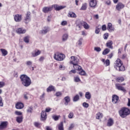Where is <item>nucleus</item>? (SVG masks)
<instances>
[{"label":"nucleus","mask_w":130,"mask_h":130,"mask_svg":"<svg viewBox=\"0 0 130 130\" xmlns=\"http://www.w3.org/2000/svg\"><path fill=\"white\" fill-rule=\"evenodd\" d=\"M16 121L18 123H21L22 121H23V116H18L16 117Z\"/></svg>","instance_id":"nucleus-24"},{"label":"nucleus","mask_w":130,"mask_h":130,"mask_svg":"<svg viewBox=\"0 0 130 130\" xmlns=\"http://www.w3.org/2000/svg\"><path fill=\"white\" fill-rule=\"evenodd\" d=\"M29 36L25 37L24 38L23 41H24V42H25V43H29Z\"/></svg>","instance_id":"nucleus-38"},{"label":"nucleus","mask_w":130,"mask_h":130,"mask_svg":"<svg viewBox=\"0 0 130 130\" xmlns=\"http://www.w3.org/2000/svg\"><path fill=\"white\" fill-rule=\"evenodd\" d=\"M52 8H54V9L56 11H60V10H62V9H64L66 7L64 6H58L56 4L53 5L52 6V7H45L43 8L42 11L43 13H45V14L52 11Z\"/></svg>","instance_id":"nucleus-1"},{"label":"nucleus","mask_w":130,"mask_h":130,"mask_svg":"<svg viewBox=\"0 0 130 130\" xmlns=\"http://www.w3.org/2000/svg\"><path fill=\"white\" fill-rule=\"evenodd\" d=\"M28 113H32V111H33V107H29L27 110Z\"/></svg>","instance_id":"nucleus-42"},{"label":"nucleus","mask_w":130,"mask_h":130,"mask_svg":"<svg viewBox=\"0 0 130 130\" xmlns=\"http://www.w3.org/2000/svg\"><path fill=\"white\" fill-rule=\"evenodd\" d=\"M87 10V4L84 3L82 4L81 8H80V11H86Z\"/></svg>","instance_id":"nucleus-29"},{"label":"nucleus","mask_w":130,"mask_h":130,"mask_svg":"<svg viewBox=\"0 0 130 130\" xmlns=\"http://www.w3.org/2000/svg\"><path fill=\"white\" fill-rule=\"evenodd\" d=\"M15 114L16 115H22V112L18 111H15Z\"/></svg>","instance_id":"nucleus-55"},{"label":"nucleus","mask_w":130,"mask_h":130,"mask_svg":"<svg viewBox=\"0 0 130 130\" xmlns=\"http://www.w3.org/2000/svg\"><path fill=\"white\" fill-rule=\"evenodd\" d=\"M80 100V96L79 95L77 94L73 98V102H77Z\"/></svg>","instance_id":"nucleus-33"},{"label":"nucleus","mask_w":130,"mask_h":130,"mask_svg":"<svg viewBox=\"0 0 130 130\" xmlns=\"http://www.w3.org/2000/svg\"><path fill=\"white\" fill-rule=\"evenodd\" d=\"M69 38V35L68 34H64L62 36V41L63 42H66L68 39Z\"/></svg>","instance_id":"nucleus-21"},{"label":"nucleus","mask_w":130,"mask_h":130,"mask_svg":"<svg viewBox=\"0 0 130 130\" xmlns=\"http://www.w3.org/2000/svg\"><path fill=\"white\" fill-rule=\"evenodd\" d=\"M82 25L84 28H85V29H89V28L90 27V26H89V24H88L86 22H83Z\"/></svg>","instance_id":"nucleus-34"},{"label":"nucleus","mask_w":130,"mask_h":130,"mask_svg":"<svg viewBox=\"0 0 130 130\" xmlns=\"http://www.w3.org/2000/svg\"><path fill=\"white\" fill-rule=\"evenodd\" d=\"M0 50L4 56H6V55L8 54V51H7L6 49H1Z\"/></svg>","instance_id":"nucleus-26"},{"label":"nucleus","mask_w":130,"mask_h":130,"mask_svg":"<svg viewBox=\"0 0 130 130\" xmlns=\"http://www.w3.org/2000/svg\"><path fill=\"white\" fill-rule=\"evenodd\" d=\"M44 96H45V93L44 92L40 96V99L41 100H43L44 99Z\"/></svg>","instance_id":"nucleus-61"},{"label":"nucleus","mask_w":130,"mask_h":130,"mask_svg":"<svg viewBox=\"0 0 130 130\" xmlns=\"http://www.w3.org/2000/svg\"><path fill=\"white\" fill-rule=\"evenodd\" d=\"M34 125L36 127H39V125H40V124L38 122H35Z\"/></svg>","instance_id":"nucleus-60"},{"label":"nucleus","mask_w":130,"mask_h":130,"mask_svg":"<svg viewBox=\"0 0 130 130\" xmlns=\"http://www.w3.org/2000/svg\"><path fill=\"white\" fill-rule=\"evenodd\" d=\"M64 100L66 101L64 105H68V104H69V103L70 102V101H71V98H70V96H66L64 98Z\"/></svg>","instance_id":"nucleus-28"},{"label":"nucleus","mask_w":130,"mask_h":130,"mask_svg":"<svg viewBox=\"0 0 130 130\" xmlns=\"http://www.w3.org/2000/svg\"><path fill=\"white\" fill-rule=\"evenodd\" d=\"M109 36V35H108V33L105 34L104 35V39H105V40H107Z\"/></svg>","instance_id":"nucleus-48"},{"label":"nucleus","mask_w":130,"mask_h":130,"mask_svg":"<svg viewBox=\"0 0 130 130\" xmlns=\"http://www.w3.org/2000/svg\"><path fill=\"white\" fill-rule=\"evenodd\" d=\"M50 30V29L48 26H45L43 28V29L42 30H41L40 33L41 34L45 35L48 32H49Z\"/></svg>","instance_id":"nucleus-10"},{"label":"nucleus","mask_w":130,"mask_h":130,"mask_svg":"<svg viewBox=\"0 0 130 130\" xmlns=\"http://www.w3.org/2000/svg\"><path fill=\"white\" fill-rule=\"evenodd\" d=\"M41 116V120H46V118H47L46 112H45V111H42Z\"/></svg>","instance_id":"nucleus-14"},{"label":"nucleus","mask_w":130,"mask_h":130,"mask_svg":"<svg viewBox=\"0 0 130 130\" xmlns=\"http://www.w3.org/2000/svg\"><path fill=\"white\" fill-rule=\"evenodd\" d=\"M16 109H23L24 108V104L21 102H18L15 105Z\"/></svg>","instance_id":"nucleus-11"},{"label":"nucleus","mask_w":130,"mask_h":130,"mask_svg":"<svg viewBox=\"0 0 130 130\" xmlns=\"http://www.w3.org/2000/svg\"><path fill=\"white\" fill-rule=\"evenodd\" d=\"M83 44V38H81L77 42V45L81 46Z\"/></svg>","instance_id":"nucleus-36"},{"label":"nucleus","mask_w":130,"mask_h":130,"mask_svg":"<svg viewBox=\"0 0 130 130\" xmlns=\"http://www.w3.org/2000/svg\"><path fill=\"white\" fill-rule=\"evenodd\" d=\"M47 21L48 22H50L51 20V16H48L47 18Z\"/></svg>","instance_id":"nucleus-64"},{"label":"nucleus","mask_w":130,"mask_h":130,"mask_svg":"<svg viewBox=\"0 0 130 130\" xmlns=\"http://www.w3.org/2000/svg\"><path fill=\"white\" fill-rule=\"evenodd\" d=\"M85 96L86 99L90 100L91 99V93L89 92H86Z\"/></svg>","instance_id":"nucleus-27"},{"label":"nucleus","mask_w":130,"mask_h":130,"mask_svg":"<svg viewBox=\"0 0 130 130\" xmlns=\"http://www.w3.org/2000/svg\"><path fill=\"white\" fill-rule=\"evenodd\" d=\"M14 20L15 22H21L22 21V15L16 14L14 16Z\"/></svg>","instance_id":"nucleus-12"},{"label":"nucleus","mask_w":130,"mask_h":130,"mask_svg":"<svg viewBox=\"0 0 130 130\" xmlns=\"http://www.w3.org/2000/svg\"><path fill=\"white\" fill-rule=\"evenodd\" d=\"M94 50L97 52H100V51H101V48L99 47H96L94 48Z\"/></svg>","instance_id":"nucleus-49"},{"label":"nucleus","mask_w":130,"mask_h":130,"mask_svg":"<svg viewBox=\"0 0 130 130\" xmlns=\"http://www.w3.org/2000/svg\"><path fill=\"white\" fill-rule=\"evenodd\" d=\"M109 52H110V49H109L108 48H106L103 52V55H106V54H108V53H109Z\"/></svg>","instance_id":"nucleus-31"},{"label":"nucleus","mask_w":130,"mask_h":130,"mask_svg":"<svg viewBox=\"0 0 130 130\" xmlns=\"http://www.w3.org/2000/svg\"><path fill=\"white\" fill-rule=\"evenodd\" d=\"M125 6L122 3L119 2L116 6V9L117 11H120L124 8Z\"/></svg>","instance_id":"nucleus-7"},{"label":"nucleus","mask_w":130,"mask_h":130,"mask_svg":"<svg viewBox=\"0 0 130 130\" xmlns=\"http://www.w3.org/2000/svg\"><path fill=\"white\" fill-rule=\"evenodd\" d=\"M115 70L119 71V72H124L125 68L122 66V62L120 59H117L115 61V65L114 66Z\"/></svg>","instance_id":"nucleus-3"},{"label":"nucleus","mask_w":130,"mask_h":130,"mask_svg":"<svg viewBox=\"0 0 130 130\" xmlns=\"http://www.w3.org/2000/svg\"><path fill=\"white\" fill-rule=\"evenodd\" d=\"M7 125H8L7 121L2 122L0 124V129H4V128H6Z\"/></svg>","instance_id":"nucleus-17"},{"label":"nucleus","mask_w":130,"mask_h":130,"mask_svg":"<svg viewBox=\"0 0 130 130\" xmlns=\"http://www.w3.org/2000/svg\"><path fill=\"white\" fill-rule=\"evenodd\" d=\"M71 59L70 63L71 64H78L79 63V60L77 57L71 56Z\"/></svg>","instance_id":"nucleus-6"},{"label":"nucleus","mask_w":130,"mask_h":130,"mask_svg":"<svg viewBox=\"0 0 130 130\" xmlns=\"http://www.w3.org/2000/svg\"><path fill=\"white\" fill-rule=\"evenodd\" d=\"M122 85H125V84H116V89H117L118 90H119L120 91L125 92L126 91L125 89L124 88V87H122Z\"/></svg>","instance_id":"nucleus-9"},{"label":"nucleus","mask_w":130,"mask_h":130,"mask_svg":"<svg viewBox=\"0 0 130 130\" xmlns=\"http://www.w3.org/2000/svg\"><path fill=\"white\" fill-rule=\"evenodd\" d=\"M117 81L119 82V83H121V82H123L124 81V78L123 77H118L117 79Z\"/></svg>","instance_id":"nucleus-41"},{"label":"nucleus","mask_w":130,"mask_h":130,"mask_svg":"<svg viewBox=\"0 0 130 130\" xmlns=\"http://www.w3.org/2000/svg\"><path fill=\"white\" fill-rule=\"evenodd\" d=\"M104 64L105 66H106V67H108V66H109V64H110V61H109V59H107L105 63H104Z\"/></svg>","instance_id":"nucleus-44"},{"label":"nucleus","mask_w":130,"mask_h":130,"mask_svg":"<svg viewBox=\"0 0 130 130\" xmlns=\"http://www.w3.org/2000/svg\"><path fill=\"white\" fill-rule=\"evenodd\" d=\"M129 113V110L126 108H122L119 111V115L122 118L126 117V116H127Z\"/></svg>","instance_id":"nucleus-4"},{"label":"nucleus","mask_w":130,"mask_h":130,"mask_svg":"<svg viewBox=\"0 0 130 130\" xmlns=\"http://www.w3.org/2000/svg\"><path fill=\"white\" fill-rule=\"evenodd\" d=\"M68 117H69V118H70V119L73 118V117H74V113H73V112L70 113L68 115Z\"/></svg>","instance_id":"nucleus-51"},{"label":"nucleus","mask_w":130,"mask_h":130,"mask_svg":"<svg viewBox=\"0 0 130 130\" xmlns=\"http://www.w3.org/2000/svg\"><path fill=\"white\" fill-rule=\"evenodd\" d=\"M103 117V114L101 112H98L96 114V119H101Z\"/></svg>","instance_id":"nucleus-23"},{"label":"nucleus","mask_w":130,"mask_h":130,"mask_svg":"<svg viewBox=\"0 0 130 130\" xmlns=\"http://www.w3.org/2000/svg\"><path fill=\"white\" fill-rule=\"evenodd\" d=\"M58 130H64L63 129V122H61L58 125Z\"/></svg>","instance_id":"nucleus-30"},{"label":"nucleus","mask_w":130,"mask_h":130,"mask_svg":"<svg viewBox=\"0 0 130 130\" xmlns=\"http://www.w3.org/2000/svg\"><path fill=\"white\" fill-rule=\"evenodd\" d=\"M0 106L3 107L4 106V103H3V98L0 96Z\"/></svg>","instance_id":"nucleus-54"},{"label":"nucleus","mask_w":130,"mask_h":130,"mask_svg":"<svg viewBox=\"0 0 130 130\" xmlns=\"http://www.w3.org/2000/svg\"><path fill=\"white\" fill-rule=\"evenodd\" d=\"M54 90V86L51 85L50 86H49L47 88V92H51V91H53Z\"/></svg>","instance_id":"nucleus-32"},{"label":"nucleus","mask_w":130,"mask_h":130,"mask_svg":"<svg viewBox=\"0 0 130 130\" xmlns=\"http://www.w3.org/2000/svg\"><path fill=\"white\" fill-rule=\"evenodd\" d=\"M41 53V51L39 50H35L34 52H32L31 53V55L32 57H35L36 56H38L39 54Z\"/></svg>","instance_id":"nucleus-18"},{"label":"nucleus","mask_w":130,"mask_h":130,"mask_svg":"<svg viewBox=\"0 0 130 130\" xmlns=\"http://www.w3.org/2000/svg\"><path fill=\"white\" fill-rule=\"evenodd\" d=\"M30 21H31V17L26 16L24 18V23L25 24H28Z\"/></svg>","instance_id":"nucleus-25"},{"label":"nucleus","mask_w":130,"mask_h":130,"mask_svg":"<svg viewBox=\"0 0 130 130\" xmlns=\"http://www.w3.org/2000/svg\"><path fill=\"white\" fill-rule=\"evenodd\" d=\"M26 31V29H23V28H19L16 30V32L18 34H25Z\"/></svg>","instance_id":"nucleus-13"},{"label":"nucleus","mask_w":130,"mask_h":130,"mask_svg":"<svg viewBox=\"0 0 130 130\" xmlns=\"http://www.w3.org/2000/svg\"><path fill=\"white\" fill-rule=\"evenodd\" d=\"M112 44H113V42L111 40L108 41L106 43V46L107 47H108V48H110L111 49H113V46H112Z\"/></svg>","instance_id":"nucleus-16"},{"label":"nucleus","mask_w":130,"mask_h":130,"mask_svg":"<svg viewBox=\"0 0 130 130\" xmlns=\"http://www.w3.org/2000/svg\"><path fill=\"white\" fill-rule=\"evenodd\" d=\"M119 99V98L116 95H113L112 96V102L113 103L116 104V103H117V101H118Z\"/></svg>","instance_id":"nucleus-19"},{"label":"nucleus","mask_w":130,"mask_h":130,"mask_svg":"<svg viewBox=\"0 0 130 130\" xmlns=\"http://www.w3.org/2000/svg\"><path fill=\"white\" fill-rule=\"evenodd\" d=\"M54 58L56 60L61 61L63 60L64 58H66V55H64L63 54L57 53L54 55Z\"/></svg>","instance_id":"nucleus-5"},{"label":"nucleus","mask_w":130,"mask_h":130,"mask_svg":"<svg viewBox=\"0 0 130 130\" xmlns=\"http://www.w3.org/2000/svg\"><path fill=\"white\" fill-rule=\"evenodd\" d=\"M68 16L70 17L71 18H76L77 17V15H76V14L74 12H70L68 14Z\"/></svg>","instance_id":"nucleus-35"},{"label":"nucleus","mask_w":130,"mask_h":130,"mask_svg":"<svg viewBox=\"0 0 130 130\" xmlns=\"http://www.w3.org/2000/svg\"><path fill=\"white\" fill-rule=\"evenodd\" d=\"M21 84L25 87H29L31 85V79L26 75H22L20 77Z\"/></svg>","instance_id":"nucleus-2"},{"label":"nucleus","mask_w":130,"mask_h":130,"mask_svg":"<svg viewBox=\"0 0 130 130\" xmlns=\"http://www.w3.org/2000/svg\"><path fill=\"white\" fill-rule=\"evenodd\" d=\"M79 74L80 75V76H86V72H85L84 70L82 69V68L79 71Z\"/></svg>","instance_id":"nucleus-37"},{"label":"nucleus","mask_w":130,"mask_h":130,"mask_svg":"<svg viewBox=\"0 0 130 130\" xmlns=\"http://www.w3.org/2000/svg\"><path fill=\"white\" fill-rule=\"evenodd\" d=\"M52 118L53 120L55 121L58 120L59 118L60 117V116H56L55 115H54L52 116Z\"/></svg>","instance_id":"nucleus-39"},{"label":"nucleus","mask_w":130,"mask_h":130,"mask_svg":"<svg viewBox=\"0 0 130 130\" xmlns=\"http://www.w3.org/2000/svg\"><path fill=\"white\" fill-rule=\"evenodd\" d=\"M75 127V123H72L70 124V125L69 126V127L68 128L69 130H72L73 128Z\"/></svg>","instance_id":"nucleus-43"},{"label":"nucleus","mask_w":130,"mask_h":130,"mask_svg":"<svg viewBox=\"0 0 130 130\" xmlns=\"http://www.w3.org/2000/svg\"><path fill=\"white\" fill-rule=\"evenodd\" d=\"M32 62L31 61H27L26 62V64L28 67H30V66H32Z\"/></svg>","instance_id":"nucleus-47"},{"label":"nucleus","mask_w":130,"mask_h":130,"mask_svg":"<svg viewBox=\"0 0 130 130\" xmlns=\"http://www.w3.org/2000/svg\"><path fill=\"white\" fill-rule=\"evenodd\" d=\"M89 5L90 8H93V9H95L96 8V6H97V1L90 0L89 2Z\"/></svg>","instance_id":"nucleus-8"},{"label":"nucleus","mask_w":130,"mask_h":130,"mask_svg":"<svg viewBox=\"0 0 130 130\" xmlns=\"http://www.w3.org/2000/svg\"><path fill=\"white\" fill-rule=\"evenodd\" d=\"M100 32V29L96 27L95 28V34H99Z\"/></svg>","instance_id":"nucleus-56"},{"label":"nucleus","mask_w":130,"mask_h":130,"mask_svg":"<svg viewBox=\"0 0 130 130\" xmlns=\"http://www.w3.org/2000/svg\"><path fill=\"white\" fill-rule=\"evenodd\" d=\"M114 123V121L113 120V119L110 118L108 120L107 125V126H112V125H113Z\"/></svg>","instance_id":"nucleus-20"},{"label":"nucleus","mask_w":130,"mask_h":130,"mask_svg":"<svg viewBox=\"0 0 130 130\" xmlns=\"http://www.w3.org/2000/svg\"><path fill=\"white\" fill-rule=\"evenodd\" d=\"M5 86V82H0V88H3Z\"/></svg>","instance_id":"nucleus-58"},{"label":"nucleus","mask_w":130,"mask_h":130,"mask_svg":"<svg viewBox=\"0 0 130 130\" xmlns=\"http://www.w3.org/2000/svg\"><path fill=\"white\" fill-rule=\"evenodd\" d=\"M67 24H68V22L66 21H62L61 25H62V26H66Z\"/></svg>","instance_id":"nucleus-57"},{"label":"nucleus","mask_w":130,"mask_h":130,"mask_svg":"<svg viewBox=\"0 0 130 130\" xmlns=\"http://www.w3.org/2000/svg\"><path fill=\"white\" fill-rule=\"evenodd\" d=\"M82 28V25L78 24L76 26V30H78V31H80Z\"/></svg>","instance_id":"nucleus-50"},{"label":"nucleus","mask_w":130,"mask_h":130,"mask_svg":"<svg viewBox=\"0 0 130 130\" xmlns=\"http://www.w3.org/2000/svg\"><path fill=\"white\" fill-rule=\"evenodd\" d=\"M81 32H82V35L83 36H87V34L86 33L85 31H82Z\"/></svg>","instance_id":"nucleus-62"},{"label":"nucleus","mask_w":130,"mask_h":130,"mask_svg":"<svg viewBox=\"0 0 130 130\" xmlns=\"http://www.w3.org/2000/svg\"><path fill=\"white\" fill-rule=\"evenodd\" d=\"M107 30H108L109 32H112L113 31H114V27L112 26V23H109L108 24Z\"/></svg>","instance_id":"nucleus-15"},{"label":"nucleus","mask_w":130,"mask_h":130,"mask_svg":"<svg viewBox=\"0 0 130 130\" xmlns=\"http://www.w3.org/2000/svg\"><path fill=\"white\" fill-rule=\"evenodd\" d=\"M73 68L75 70H76L77 71H80L81 70H82V67L79 66L78 64H74L73 65Z\"/></svg>","instance_id":"nucleus-22"},{"label":"nucleus","mask_w":130,"mask_h":130,"mask_svg":"<svg viewBox=\"0 0 130 130\" xmlns=\"http://www.w3.org/2000/svg\"><path fill=\"white\" fill-rule=\"evenodd\" d=\"M29 96V93L28 92H24L23 94V97L24 99H25V100H28Z\"/></svg>","instance_id":"nucleus-40"},{"label":"nucleus","mask_w":130,"mask_h":130,"mask_svg":"<svg viewBox=\"0 0 130 130\" xmlns=\"http://www.w3.org/2000/svg\"><path fill=\"white\" fill-rule=\"evenodd\" d=\"M74 81L76 83H78L79 82H81V79H80V78H79V77L77 76L74 77Z\"/></svg>","instance_id":"nucleus-45"},{"label":"nucleus","mask_w":130,"mask_h":130,"mask_svg":"<svg viewBox=\"0 0 130 130\" xmlns=\"http://www.w3.org/2000/svg\"><path fill=\"white\" fill-rule=\"evenodd\" d=\"M83 107H85V108H88L89 107V104L87 103H83Z\"/></svg>","instance_id":"nucleus-52"},{"label":"nucleus","mask_w":130,"mask_h":130,"mask_svg":"<svg viewBox=\"0 0 130 130\" xmlns=\"http://www.w3.org/2000/svg\"><path fill=\"white\" fill-rule=\"evenodd\" d=\"M43 60H44V57H43V56L40 57V58L39 59V61H43Z\"/></svg>","instance_id":"nucleus-63"},{"label":"nucleus","mask_w":130,"mask_h":130,"mask_svg":"<svg viewBox=\"0 0 130 130\" xmlns=\"http://www.w3.org/2000/svg\"><path fill=\"white\" fill-rule=\"evenodd\" d=\"M102 29L103 31L106 30V25H103L102 27Z\"/></svg>","instance_id":"nucleus-59"},{"label":"nucleus","mask_w":130,"mask_h":130,"mask_svg":"<svg viewBox=\"0 0 130 130\" xmlns=\"http://www.w3.org/2000/svg\"><path fill=\"white\" fill-rule=\"evenodd\" d=\"M59 69L61 71H64V70H66V67L63 65H60L59 67Z\"/></svg>","instance_id":"nucleus-46"},{"label":"nucleus","mask_w":130,"mask_h":130,"mask_svg":"<svg viewBox=\"0 0 130 130\" xmlns=\"http://www.w3.org/2000/svg\"><path fill=\"white\" fill-rule=\"evenodd\" d=\"M56 97H60L61 95H62V93H61V92H57L55 94Z\"/></svg>","instance_id":"nucleus-53"}]
</instances>
